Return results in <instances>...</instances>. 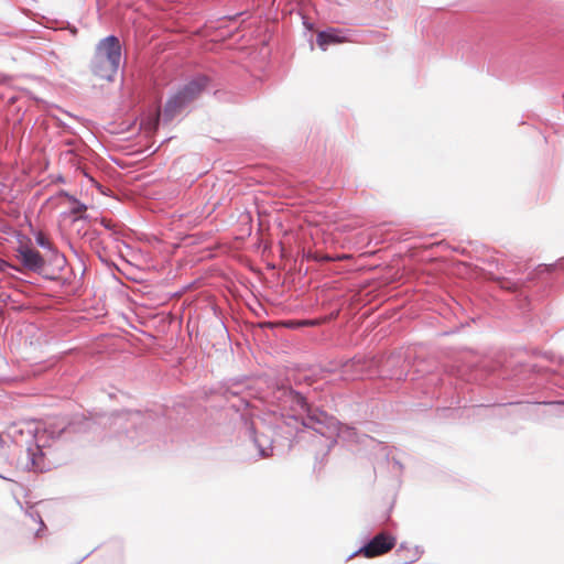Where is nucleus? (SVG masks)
<instances>
[{"label":"nucleus","instance_id":"obj_1","mask_svg":"<svg viewBox=\"0 0 564 564\" xmlns=\"http://www.w3.org/2000/svg\"><path fill=\"white\" fill-rule=\"evenodd\" d=\"M120 59L121 45L118 37L107 36L96 46L90 61V70L96 78L111 82L117 74Z\"/></svg>","mask_w":564,"mask_h":564},{"label":"nucleus","instance_id":"obj_6","mask_svg":"<svg viewBox=\"0 0 564 564\" xmlns=\"http://www.w3.org/2000/svg\"><path fill=\"white\" fill-rule=\"evenodd\" d=\"M395 553L400 560H403L406 563L414 562L419 557L417 549L405 543L400 544Z\"/></svg>","mask_w":564,"mask_h":564},{"label":"nucleus","instance_id":"obj_3","mask_svg":"<svg viewBox=\"0 0 564 564\" xmlns=\"http://www.w3.org/2000/svg\"><path fill=\"white\" fill-rule=\"evenodd\" d=\"M397 545V539L389 532L382 531L376 534L360 550L359 554L367 558L381 556L390 552Z\"/></svg>","mask_w":564,"mask_h":564},{"label":"nucleus","instance_id":"obj_2","mask_svg":"<svg viewBox=\"0 0 564 564\" xmlns=\"http://www.w3.org/2000/svg\"><path fill=\"white\" fill-rule=\"evenodd\" d=\"M207 85L206 77H198L184 86L177 94H175L165 105L164 116L172 118L185 105L196 99Z\"/></svg>","mask_w":564,"mask_h":564},{"label":"nucleus","instance_id":"obj_11","mask_svg":"<svg viewBox=\"0 0 564 564\" xmlns=\"http://www.w3.org/2000/svg\"><path fill=\"white\" fill-rule=\"evenodd\" d=\"M7 268H10L9 263L0 259V272H4Z\"/></svg>","mask_w":564,"mask_h":564},{"label":"nucleus","instance_id":"obj_7","mask_svg":"<svg viewBox=\"0 0 564 564\" xmlns=\"http://www.w3.org/2000/svg\"><path fill=\"white\" fill-rule=\"evenodd\" d=\"M61 195L67 198V200L72 204L70 214L75 216V219H79L84 217V214L87 210V206L76 199L74 196L63 192Z\"/></svg>","mask_w":564,"mask_h":564},{"label":"nucleus","instance_id":"obj_15","mask_svg":"<svg viewBox=\"0 0 564 564\" xmlns=\"http://www.w3.org/2000/svg\"><path fill=\"white\" fill-rule=\"evenodd\" d=\"M323 259H324V260H327V261L332 260V258H329V257H325V258H323Z\"/></svg>","mask_w":564,"mask_h":564},{"label":"nucleus","instance_id":"obj_14","mask_svg":"<svg viewBox=\"0 0 564 564\" xmlns=\"http://www.w3.org/2000/svg\"><path fill=\"white\" fill-rule=\"evenodd\" d=\"M37 242H39L41 246H45V245H46V242H45V240H44V238H43V237H39V238H37Z\"/></svg>","mask_w":564,"mask_h":564},{"label":"nucleus","instance_id":"obj_13","mask_svg":"<svg viewBox=\"0 0 564 564\" xmlns=\"http://www.w3.org/2000/svg\"><path fill=\"white\" fill-rule=\"evenodd\" d=\"M160 113L158 112L154 118L153 128L155 129L159 123Z\"/></svg>","mask_w":564,"mask_h":564},{"label":"nucleus","instance_id":"obj_10","mask_svg":"<svg viewBox=\"0 0 564 564\" xmlns=\"http://www.w3.org/2000/svg\"><path fill=\"white\" fill-rule=\"evenodd\" d=\"M555 268V264H549V265H540L539 267V272H544V271H552L553 269Z\"/></svg>","mask_w":564,"mask_h":564},{"label":"nucleus","instance_id":"obj_5","mask_svg":"<svg viewBox=\"0 0 564 564\" xmlns=\"http://www.w3.org/2000/svg\"><path fill=\"white\" fill-rule=\"evenodd\" d=\"M316 42L317 45L325 51L328 45L346 43L349 42V40L344 35L341 30L328 29L317 33Z\"/></svg>","mask_w":564,"mask_h":564},{"label":"nucleus","instance_id":"obj_12","mask_svg":"<svg viewBox=\"0 0 564 564\" xmlns=\"http://www.w3.org/2000/svg\"><path fill=\"white\" fill-rule=\"evenodd\" d=\"M316 324H317V322H315V321H303L300 323V325H316Z\"/></svg>","mask_w":564,"mask_h":564},{"label":"nucleus","instance_id":"obj_8","mask_svg":"<svg viewBox=\"0 0 564 564\" xmlns=\"http://www.w3.org/2000/svg\"><path fill=\"white\" fill-rule=\"evenodd\" d=\"M283 394L289 397L293 402H295L301 409L305 411H310V406L306 402V399L300 393L293 391L292 389H284Z\"/></svg>","mask_w":564,"mask_h":564},{"label":"nucleus","instance_id":"obj_9","mask_svg":"<svg viewBox=\"0 0 564 564\" xmlns=\"http://www.w3.org/2000/svg\"><path fill=\"white\" fill-rule=\"evenodd\" d=\"M499 286L509 291H517L520 286L517 282H511L506 278L498 279Z\"/></svg>","mask_w":564,"mask_h":564},{"label":"nucleus","instance_id":"obj_4","mask_svg":"<svg viewBox=\"0 0 564 564\" xmlns=\"http://www.w3.org/2000/svg\"><path fill=\"white\" fill-rule=\"evenodd\" d=\"M17 258L26 269L32 271H41L45 265L40 252L28 245H22L17 249Z\"/></svg>","mask_w":564,"mask_h":564}]
</instances>
